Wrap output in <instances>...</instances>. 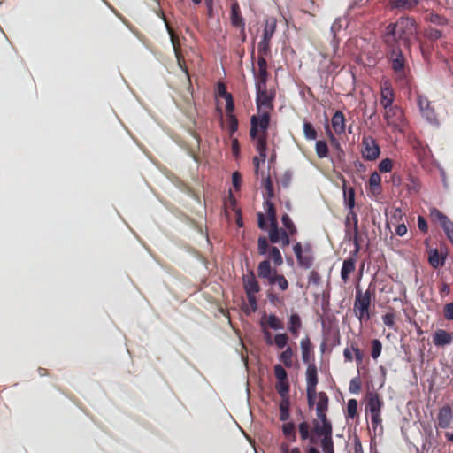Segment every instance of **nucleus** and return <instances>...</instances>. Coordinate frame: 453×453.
<instances>
[{"instance_id": "obj_1", "label": "nucleus", "mask_w": 453, "mask_h": 453, "mask_svg": "<svg viewBox=\"0 0 453 453\" xmlns=\"http://www.w3.org/2000/svg\"><path fill=\"white\" fill-rule=\"evenodd\" d=\"M417 29L418 26L413 18L401 17L396 22L387 26L383 41L387 46L398 45L399 41L409 46L411 40L417 35Z\"/></svg>"}, {"instance_id": "obj_2", "label": "nucleus", "mask_w": 453, "mask_h": 453, "mask_svg": "<svg viewBox=\"0 0 453 453\" xmlns=\"http://www.w3.org/2000/svg\"><path fill=\"white\" fill-rule=\"evenodd\" d=\"M374 295V289L372 290V284L369 285L365 292H363L359 286L356 287L354 312L360 322H366L371 319L370 308Z\"/></svg>"}, {"instance_id": "obj_3", "label": "nucleus", "mask_w": 453, "mask_h": 453, "mask_svg": "<svg viewBox=\"0 0 453 453\" xmlns=\"http://www.w3.org/2000/svg\"><path fill=\"white\" fill-rule=\"evenodd\" d=\"M257 276L262 280H265L269 285H276L282 292L288 288V280L284 275L279 274L275 268L271 266L269 259H265L258 264Z\"/></svg>"}, {"instance_id": "obj_4", "label": "nucleus", "mask_w": 453, "mask_h": 453, "mask_svg": "<svg viewBox=\"0 0 453 453\" xmlns=\"http://www.w3.org/2000/svg\"><path fill=\"white\" fill-rule=\"evenodd\" d=\"M387 47L388 48L387 56L391 63V67L395 73V80L397 81L406 82L407 64L402 50L397 44Z\"/></svg>"}, {"instance_id": "obj_5", "label": "nucleus", "mask_w": 453, "mask_h": 453, "mask_svg": "<svg viewBox=\"0 0 453 453\" xmlns=\"http://www.w3.org/2000/svg\"><path fill=\"white\" fill-rule=\"evenodd\" d=\"M250 135L255 139L259 134H268L267 130L270 125V112L268 111H258L257 115H253L250 119Z\"/></svg>"}, {"instance_id": "obj_6", "label": "nucleus", "mask_w": 453, "mask_h": 453, "mask_svg": "<svg viewBox=\"0 0 453 453\" xmlns=\"http://www.w3.org/2000/svg\"><path fill=\"white\" fill-rule=\"evenodd\" d=\"M293 251L300 267L309 269L312 266L314 257L312 254V248L310 243H305L303 247L301 242H296L293 246Z\"/></svg>"}, {"instance_id": "obj_7", "label": "nucleus", "mask_w": 453, "mask_h": 453, "mask_svg": "<svg viewBox=\"0 0 453 453\" xmlns=\"http://www.w3.org/2000/svg\"><path fill=\"white\" fill-rule=\"evenodd\" d=\"M274 376L277 379V382L275 384V388L278 394L281 396V398H289V381L288 379V373L285 368L278 364L273 367Z\"/></svg>"}, {"instance_id": "obj_8", "label": "nucleus", "mask_w": 453, "mask_h": 453, "mask_svg": "<svg viewBox=\"0 0 453 453\" xmlns=\"http://www.w3.org/2000/svg\"><path fill=\"white\" fill-rule=\"evenodd\" d=\"M361 146V154L365 160L374 161L380 157V148L373 137L364 136Z\"/></svg>"}, {"instance_id": "obj_9", "label": "nucleus", "mask_w": 453, "mask_h": 453, "mask_svg": "<svg viewBox=\"0 0 453 453\" xmlns=\"http://www.w3.org/2000/svg\"><path fill=\"white\" fill-rule=\"evenodd\" d=\"M265 210L268 217V220L270 222V229H269V240L272 243H279V226L276 217V210L274 204L270 201V199H266L265 202Z\"/></svg>"}, {"instance_id": "obj_10", "label": "nucleus", "mask_w": 453, "mask_h": 453, "mask_svg": "<svg viewBox=\"0 0 453 453\" xmlns=\"http://www.w3.org/2000/svg\"><path fill=\"white\" fill-rule=\"evenodd\" d=\"M273 100V96L268 93L266 86H264V88L256 86V104L258 111L272 110Z\"/></svg>"}, {"instance_id": "obj_11", "label": "nucleus", "mask_w": 453, "mask_h": 453, "mask_svg": "<svg viewBox=\"0 0 453 453\" xmlns=\"http://www.w3.org/2000/svg\"><path fill=\"white\" fill-rule=\"evenodd\" d=\"M417 104L422 116L430 123H437V116L431 102L423 95H417Z\"/></svg>"}, {"instance_id": "obj_12", "label": "nucleus", "mask_w": 453, "mask_h": 453, "mask_svg": "<svg viewBox=\"0 0 453 453\" xmlns=\"http://www.w3.org/2000/svg\"><path fill=\"white\" fill-rule=\"evenodd\" d=\"M384 119L388 126L399 127L404 120L403 111L397 105H392L385 108Z\"/></svg>"}, {"instance_id": "obj_13", "label": "nucleus", "mask_w": 453, "mask_h": 453, "mask_svg": "<svg viewBox=\"0 0 453 453\" xmlns=\"http://www.w3.org/2000/svg\"><path fill=\"white\" fill-rule=\"evenodd\" d=\"M317 419H314L312 433L333 432L331 421L327 418L326 411L316 412Z\"/></svg>"}, {"instance_id": "obj_14", "label": "nucleus", "mask_w": 453, "mask_h": 453, "mask_svg": "<svg viewBox=\"0 0 453 453\" xmlns=\"http://www.w3.org/2000/svg\"><path fill=\"white\" fill-rule=\"evenodd\" d=\"M395 91L388 81H385L380 87V104L383 109L393 105L395 101Z\"/></svg>"}, {"instance_id": "obj_15", "label": "nucleus", "mask_w": 453, "mask_h": 453, "mask_svg": "<svg viewBox=\"0 0 453 453\" xmlns=\"http://www.w3.org/2000/svg\"><path fill=\"white\" fill-rule=\"evenodd\" d=\"M168 31L170 34L171 42H172V44H173V47L174 50V53H175L176 58H177L178 65L180 67V69L183 71V73L186 74L187 78L189 80L190 78H189L188 67L185 65L184 58L180 53V45L179 42V39H178L177 35H174L173 31L172 29H170L169 27H168Z\"/></svg>"}, {"instance_id": "obj_16", "label": "nucleus", "mask_w": 453, "mask_h": 453, "mask_svg": "<svg viewBox=\"0 0 453 453\" xmlns=\"http://www.w3.org/2000/svg\"><path fill=\"white\" fill-rule=\"evenodd\" d=\"M243 287L246 294H257L260 291V285L256 279L253 271H250L242 278Z\"/></svg>"}, {"instance_id": "obj_17", "label": "nucleus", "mask_w": 453, "mask_h": 453, "mask_svg": "<svg viewBox=\"0 0 453 453\" xmlns=\"http://www.w3.org/2000/svg\"><path fill=\"white\" fill-rule=\"evenodd\" d=\"M453 342V333L447 332L444 329H437L433 334V343L436 347L449 345Z\"/></svg>"}, {"instance_id": "obj_18", "label": "nucleus", "mask_w": 453, "mask_h": 453, "mask_svg": "<svg viewBox=\"0 0 453 453\" xmlns=\"http://www.w3.org/2000/svg\"><path fill=\"white\" fill-rule=\"evenodd\" d=\"M357 261V257L350 256L343 261L341 269V279L344 283L349 282V275L355 272Z\"/></svg>"}, {"instance_id": "obj_19", "label": "nucleus", "mask_w": 453, "mask_h": 453, "mask_svg": "<svg viewBox=\"0 0 453 453\" xmlns=\"http://www.w3.org/2000/svg\"><path fill=\"white\" fill-rule=\"evenodd\" d=\"M230 20L234 27L244 30L245 22L242 16L239 4L236 1H234L231 4Z\"/></svg>"}, {"instance_id": "obj_20", "label": "nucleus", "mask_w": 453, "mask_h": 453, "mask_svg": "<svg viewBox=\"0 0 453 453\" xmlns=\"http://www.w3.org/2000/svg\"><path fill=\"white\" fill-rule=\"evenodd\" d=\"M306 377V389H310L311 391H313V389H316V387L319 382L318 379V370L315 364H309L306 369L305 372Z\"/></svg>"}, {"instance_id": "obj_21", "label": "nucleus", "mask_w": 453, "mask_h": 453, "mask_svg": "<svg viewBox=\"0 0 453 453\" xmlns=\"http://www.w3.org/2000/svg\"><path fill=\"white\" fill-rule=\"evenodd\" d=\"M313 434L321 438L320 446L324 453H334L333 432H320Z\"/></svg>"}, {"instance_id": "obj_22", "label": "nucleus", "mask_w": 453, "mask_h": 453, "mask_svg": "<svg viewBox=\"0 0 453 453\" xmlns=\"http://www.w3.org/2000/svg\"><path fill=\"white\" fill-rule=\"evenodd\" d=\"M332 127L338 135L343 134L346 130L345 117L342 111H336L332 117Z\"/></svg>"}, {"instance_id": "obj_23", "label": "nucleus", "mask_w": 453, "mask_h": 453, "mask_svg": "<svg viewBox=\"0 0 453 453\" xmlns=\"http://www.w3.org/2000/svg\"><path fill=\"white\" fill-rule=\"evenodd\" d=\"M419 0H389L388 6L391 10L410 11L414 9Z\"/></svg>"}, {"instance_id": "obj_24", "label": "nucleus", "mask_w": 453, "mask_h": 453, "mask_svg": "<svg viewBox=\"0 0 453 453\" xmlns=\"http://www.w3.org/2000/svg\"><path fill=\"white\" fill-rule=\"evenodd\" d=\"M383 401L381 400L379 394H371L366 404V411H369L371 414L381 413L383 407Z\"/></svg>"}, {"instance_id": "obj_25", "label": "nucleus", "mask_w": 453, "mask_h": 453, "mask_svg": "<svg viewBox=\"0 0 453 453\" xmlns=\"http://www.w3.org/2000/svg\"><path fill=\"white\" fill-rule=\"evenodd\" d=\"M452 420V410L450 406L445 405L440 409L438 413V425L441 428L449 426Z\"/></svg>"}, {"instance_id": "obj_26", "label": "nucleus", "mask_w": 453, "mask_h": 453, "mask_svg": "<svg viewBox=\"0 0 453 453\" xmlns=\"http://www.w3.org/2000/svg\"><path fill=\"white\" fill-rule=\"evenodd\" d=\"M302 359L306 364H311V361L313 358L312 344L308 336L303 338L300 342Z\"/></svg>"}, {"instance_id": "obj_27", "label": "nucleus", "mask_w": 453, "mask_h": 453, "mask_svg": "<svg viewBox=\"0 0 453 453\" xmlns=\"http://www.w3.org/2000/svg\"><path fill=\"white\" fill-rule=\"evenodd\" d=\"M302 328V319L297 313H292L289 316L288 322V329L289 333L294 336L297 337Z\"/></svg>"}, {"instance_id": "obj_28", "label": "nucleus", "mask_w": 453, "mask_h": 453, "mask_svg": "<svg viewBox=\"0 0 453 453\" xmlns=\"http://www.w3.org/2000/svg\"><path fill=\"white\" fill-rule=\"evenodd\" d=\"M261 320L265 321V326L271 329L280 330L284 328L282 321L275 314H264Z\"/></svg>"}, {"instance_id": "obj_29", "label": "nucleus", "mask_w": 453, "mask_h": 453, "mask_svg": "<svg viewBox=\"0 0 453 453\" xmlns=\"http://www.w3.org/2000/svg\"><path fill=\"white\" fill-rule=\"evenodd\" d=\"M267 136L268 134H259L254 139L257 140L256 150L263 162H265L266 158Z\"/></svg>"}, {"instance_id": "obj_30", "label": "nucleus", "mask_w": 453, "mask_h": 453, "mask_svg": "<svg viewBox=\"0 0 453 453\" xmlns=\"http://www.w3.org/2000/svg\"><path fill=\"white\" fill-rule=\"evenodd\" d=\"M428 262L433 268L437 269L444 265L445 257L441 256L437 249H434L429 251Z\"/></svg>"}, {"instance_id": "obj_31", "label": "nucleus", "mask_w": 453, "mask_h": 453, "mask_svg": "<svg viewBox=\"0 0 453 453\" xmlns=\"http://www.w3.org/2000/svg\"><path fill=\"white\" fill-rule=\"evenodd\" d=\"M381 177L377 172H373L369 178L370 189L373 194H380L381 191Z\"/></svg>"}, {"instance_id": "obj_32", "label": "nucleus", "mask_w": 453, "mask_h": 453, "mask_svg": "<svg viewBox=\"0 0 453 453\" xmlns=\"http://www.w3.org/2000/svg\"><path fill=\"white\" fill-rule=\"evenodd\" d=\"M267 254L266 259H269L270 263L272 261L275 266H280L283 264L281 253L277 247L272 246Z\"/></svg>"}, {"instance_id": "obj_33", "label": "nucleus", "mask_w": 453, "mask_h": 453, "mask_svg": "<svg viewBox=\"0 0 453 453\" xmlns=\"http://www.w3.org/2000/svg\"><path fill=\"white\" fill-rule=\"evenodd\" d=\"M289 406H290L289 398H281V401L279 404L280 420L287 421L289 418V417H290Z\"/></svg>"}, {"instance_id": "obj_34", "label": "nucleus", "mask_w": 453, "mask_h": 453, "mask_svg": "<svg viewBox=\"0 0 453 453\" xmlns=\"http://www.w3.org/2000/svg\"><path fill=\"white\" fill-rule=\"evenodd\" d=\"M293 349L291 347H287L280 355L279 359L287 368L293 366Z\"/></svg>"}, {"instance_id": "obj_35", "label": "nucleus", "mask_w": 453, "mask_h": 453, "mask_svg": "<svg viewBox=\"0 0 453 453\" xmlns=\"http://www.w3.org/2000/svg\"><path fill=\"white\" fill-rule=\"evenodd\" d=\"M328 396L325 392L318 394V402L316 403V412L327 411L328 410Z\"/></svg>"}, {"instance_id": "obj_36", "label": "nucleus", "mask_w": 453, "mask_h": 453, "mask_svg": "<svg viewBox=\"0 0 453 453\" xmlns=\"http://www.w3.org/2000/svg\"><path fill=\"white\" fill-rule=\"evenodd\" d=\"M282 433L290 441L295 442L296 441V427L294 423L288 422L283 424Z\"/></svg>"}, {"instance_id": "obj_37", "label": "nucleus", "mask_w": 453, "mask_h": 453, "mask_svg": "<svg viewBox=\"0 0 453 453\" xmlns=\"http://www.w3.org/2000/svg\"><path fill=\"white\" fill-rule=\"evenodd\" d=\"M298 430L302 440H310L311 443H315L316 441L313 436L310 434V425L308 422L303 421L299 424Z\"/></svg>"}, {"instance_id": "obj_38", "label": "nucleus", "mask_w": 453, "mask_h": 453, "mask_svg": "<svg viewBox=\"0 0 453 453\" xmlns=\"http://www.w3.org/2000/svg\"><path fill=\"white\" fill-rule=\"evenodd\" d=\"M303 134L307 140H315L318 136L317 131L313 125L308 121H304L303 125Z\"/></svg>"}, {"instance_id": "obj_39", "label": "nucleus", "mask_w": 453, "mask_h": 453, "mask_svg": "<svg viewBox=\"0 0 453 453\" xmlns=\"http://www.w3.org/2000/svg\"><path fill=\"white\" fill-rule=\"evenodd\" d=\"M281 222L285 227L284 230H286L289 234L295 235L297 233L295 224L288 214H284L282 216Z\"/></svg>"}, {"instance_id": "obj_40", "label": "nucleus", "mask_w": 453, "mask_h": 453, "mask_svg": "<svg viewBox=\"0 0 453 453\" xmlns=\"http://www.w3.org/2000/svg\"><path fill=\"white\" fill-rule=\"evenodd\" d=\"M316 154L319 158H325L328 156V146L325 141H318L315 145Z\"/></svg>"}, {"instance_id": "obj_41", "label": "nucleus", "mask_w": 453, "mask_h": 453, "mask_svg": "<svg viewBox=\"0 0 453 453\" xmlns=\"http://www.w3.org/2000/svg\"><path fill=\"white\" fill-rule=\"evenodd\" d=\"M288 342V335L286 333H280L274 335L273 337V344L280 349H284Z\"/></svg>"}, {"instance_id": "obj_42", "label": "nucleus", "mask_w": 453, "mask_h": 453, "mask_svg": "<svg viewBox=\"0 0 453 453\" xmlns=\"http://www.w3.org/2000/svg\"><path fill=\"white\" fill-rule=\"evenodd\" d=\"M270 245L267 239L265 236H260L257 239V252L261 256H265L270 250Z\"/></svg>"}, {"instance_id": "obj_43", "label": "nucleus", "mask_w": 453, "mask_h": 453, "mask_svg": "<svg viewBox=\"0 0 453 453\" xmlns=\"http://www.w3.org/2000/svg\"><path fill=\"white\" fill-rule=\"evenodd\" d=\"M406 188L409 192L418 193L420 190V182L418 179L413 175L408 177V182Z\"/></svg>"}, {"instance_id": "obj_44", "label": "nucleus", "mask_w": 453, "mask_h": 453, "mask_svg": "<svg viewBox=\"0 0 453 453\" xmlns=\"http://www.w3.org/2000/svg\"><path fill=\"white\" fill-rule=\"evenodd\" d=\"M430 217L434 220H438L441 224V226L445 224L446 221L449 220V219L437 208L430 209Z\"/></svg>"}, {"instance_id": "obj_45", "label": "nucleus", "mask_w": 453, "mask_h": 453, "mask_svg": "<svg viewBox=\"0 0 453 453\" xmlns=\"http://www.w3.org/2000/svg\"><path fill=\"white\" fill-rule=\"evenodd\" d=\"M357 416V401L356 399H349L347 403L348 418H354Z\"/></svg>"}, {"instance_id": "obj_46", "label": "nucleus", "mask_w": 453, "mask_h": 453, "mask_svg": "<svg viewBox=\"0 0 453 453\" xmlns=\"http://www.w3.org/2000/svg\"><path fill=\"white\" fill-rule=\"evenodd\" d=\"M262 186L266 192L267 199L273 198L274 196L273 185L269 176L263 180Z\"/></svg>"}, {"instance_id": "obj_47", "label": "nucleus", "mask_w": 453, "mask_h": 453, "mask_svg": "<svg viewBox=\"0 0 453 453\" xmlns=\"http://www.w3.org/2000/svg\"><path fill=\"white\" fill-rule=\"evenodd\" d=\"M371 343H372L371 356L373 359H377L381 354L382 344H381L380 341L378 339L372 340Z\"/></svg>"}, {"instance_id": "obj_48", "label": "nucleus", "mask_w": 453, "mask_h": 453, "mask_svg": "<svg viewBox=\"0 0 453 453\" xmlns=\"http://www.w3.org/2000/svg\"><path fill=\"white\" fill-rule=\"evenodd\" d=\"M268 79V73L267 69H258L257 74V83L256 86H260L262 88H264V86H266Z\"/></svg>"}, {"instance_id": "obj_49", "label": "nucleus", "mask_w": 453, "mask_h": 453, "mask_svg": "<svg viewBox=\"0 0 453 453\" xmlns=\"http://www.w3.org/2000/svg\"><path fill=\"white\" fill-rule=\"evenodd\" d=\"M344 197L347 206L353 209L355 206V191L352 188L348 190L344 189Z\"/></svg>"}, {"instance_id": "obj_50", "label": "nucleus", "mask_w": 453, "mask_h": 453, "mask_svg": "<svg viewBox=\"0 0 453 453\" xmlns=\"http://www.w3.org/2000/svg\"><path fill=\"white\" fill-rule=\"evenodd\" d=\"M260 326H261L264 340H265L266 345L272 346L273 344V338L271 332L265 326V321L260 320Z\"/></svg>"}, {"instance_id": "obj_51", "label": "nucleus", "mask_w": 453, "mask_h": 453, "mask_svg": "<svg viewBox=\"0 0 453 453\" xmlns=\"http://www.w3.org/2000/svg\"><path fill=\"white\" fill-rule=\"evenodd\" d=\"M258 55L267 56L270 51V41L262 39L257 45Z\"/></svg>"}, {"instance_id": "obj_52", "label": "nucleus", "mask_w": 453, "mask_h": 453, "mask_svg": "<svg viewBox=\"0 0 453 453\" xmlns=\"http://www.w3.org/2000/svg\"><path fill=\"white\" fill-rule=\"evenodd\" d=\"M279 242L281 243V246L283 248L288 246L290 244V236H292L291 234H289L286 230L284 229H280L279 228Z\"/></svg>"}, {"instance_id": "obj_53", "label": "nucleus", "mask_w": 453, "mask_h": 453, "mask_svg": "<svg viewBox=\"0 0 453 453\" xmlns=\"http://www.w3.org/2000/svg\"><path fill=\"white\" fill-rule=\"evenodd\" d=\"M428 20L434 24L440 26H443L448 23V19L438 13H430Z\"/></svg>"}, {"instance_id": "obj_54", "label": "nucleus", "mask_w": 453, "mask_h": 453, "mask_svg": "<svg viewBox=\"0 0 453 453\" xmlns=\"http://www.w3.org/2000/svg\"><path fill=\"white\" fill-rule=\"evenodd\" d=\"M393 167V162L389 158H385L380 161V163L378 165L379 171L380 173H388L392 170Z\"/></svg>"}, {"instance_id": "obj_55", "label": "nucleus", "mask_w": 453, "mask_h": 453, "mask_svg": "<svg viewBox=\"0 0 453 453\" xmlns=\"http://www.w3.org/2000/svg\"><path fill=\"white\" fill-rule=\"evenodd\" d=\"M349 390L352 394H358L361 390V380L358 377H355L350 380Z\"/></svg>"}, {"instance_id": "obj_56", "label": "nucleus", "mask_w": 453, "mask_h": 453, "mask_svg": "<svg viewBox=\"0 0 453 453\" xmlns=\"http://www.w3.org/2000/svg\"><path fill=\"white\" fill-rule=\"evenodd\" d=\"M441 227L450 242L453 244V222L449 219V221H446V223L443 224Z\"/></svg>"}, {"instance_id": "obj_57", "label": "nucleus", "mask_w": 453, "mask_h": 453, "mask_svg": "<svg viewBox=\"0 0 453 453\" xmlns=\"http://www.w3.org/2000/svg\"><path fill=\"white\" fill-rule=\"evenodd\" d=\"M395 316L392 312L386 313L382 316L383 323L389 328L395 327Z\"/></svg>"}, {"instance_id": "obj_58", "label": "nucleus", "mask_w": 453, "mask_h": 453, "mask_svg": "<svg viewBox=\"0 0 453 453\" xmlns=\"http://www.w3.org/2000/svg\"><path fill=\"white\" fill-rule=\"evenodd\" d=\"M226 118H227L229 131L231 134H234L238 129V119L234 114L226 116Z\"/></svg>"}, {"instance_id": "obj_59", "label": "nucleus", "mask_w": 453, "mask_h": 453, "mask_svg": "<svg viewBox=\"0 0 453 453\" xmlns=\"http://www.w3.org/2000/svg\"><path fill=\"white\" fill-rule=\"evenodd\" d=\"M351 350L355 354V359L357 365H360L363 362L364 354L361 349L357 347L356 343L351 344Z\"/></svg>"}, {"instance_id": "obj_60", "label": "nucleus", "mask_w": 453, "mask_h": 453, "mask_svg": "<svg viewBox=\"0 0 453 453\" xmlns=\"http://www.w3.org/2000/svg\"><path fill=\"white\" fill-rule=\"evenodd\" d=\"M353 243H354V250L350 251L349 256L353 257H357L358 256V253L361 250V246L359 243V238L357 236V233L356 232L355 236L353 238Z\"/></svg>"}, {"instance_id": "obj_61", "label": "nucleus", "mask_w": 453, "mask_h": 453, "mask_svg": "<svg viewBox=\"0 0 453 453\" xmlns=\"http://www.w3.org/2000/svg\"><path fill=\"white\" fill-rule=\"evenodd\" d=\"M443 315L447 320H453V302L444 306Z\"/></svg>"}, {"instance_id": "obj_62", "label": "nucleus", "mask_w": 453, "mask_h": 453, "mask_svg": "<svg viewBox=\"0 0 453 453\" xmlns=\"http://www.w3.org/2000/svg\"><path fill=\"white\" fill-rule=\"evenodd\" d=\"M307 393V400H308V405L309 407H312L316 403V398H318V394L316 389H313V391L310 392V389H306Z\"/></svg>"}, {"instance_id": "obj_63", "label": "nucleus", "mask_w": 453, "mask_h": 453, "mask_svg": "<svg viewBox=\"0 0 453 453\" xmlns=\"http://www.w3.org/2000/svg\"><path fill=\"white\" fill-rule=\"evenodd\" d=\"M274 30H275V25H273L272 27L265 26L264 32H263L262 39L266 40V41H271V39L273 35Z\"/></svg>"}, {"instance_id": "obj_64", "label": "nucleus", "mask_w": 453, "mask_h": 453, "mask_svg": "<svg viewBox=\"0 0 453 453\" xmlns=\"http://www.w3.org/2000/svg\"><path fill=\"white\" fill-rule=\"evenodd\" d=\"M232 182L234 188L238 190L240 189L241 183H242V175L239 172H234L232 174Z\"/></svg>"}]
</instances>
